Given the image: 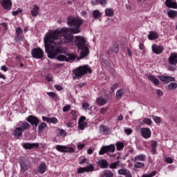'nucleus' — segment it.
I'll return each instance as SVG.
<instances>
[{
  "label": "nucleus",
  "instance_id": "e2e57ef3",
  "mask_svg": "<svg viewBox=\"0 0 177 177\" xmlns=\"http://www.w3.org/2000/svg\"><path fill=\"white\" fill-rule=\"evenodd\" d=\"M16 34H23V30L21 28L16 29Z\"/></svg>",
  "mask_w": 177,
  "mask_h": 177
},
{
  "label": "nucleus",
  "instance_id": "2eb2a0df",
  "mask_svg": "<svg viewBox=\"0 0 177 177\" xmlns=\"http://www.w3.org/2000/svg\"><path fill=\"white\" fill-rule=\"evenodd\" d=\"M160 81H162V82H165V84H168L169 82H172L174 81H175V77H171V76H160L159 77Z\"/></svg>",
  "mask_w": 177,
  "mask_h": 177
},
{
  "label": "nucleus",
  "instance_id": "423d86ee",
  "mask_svg": "<svg viewBox=\"0 0 177 177\" xmlns=\"http://www.w3.org/2000/svg\"><path fill=\"white\" fill-rule=\"evenodd\" d=\"M31 54L35 59H42L44 57V50L39 48H33L31 50Z\"/></svg>",
  "mask_w": 177,
  "mask_h": 177
},
{
  "label": "nucleus",
  "instance_id": "79ce46f5",
  "mask_svg": "<svg viewBox=\"0 0 177 177\" xmlns=\"http://www.w3.org/2000/svg\"><path fill=\"white\" fill-rule=\"evenodd\" d=\"M15 39L16 42H19V41H23V34H16Z\"/></svg>",
  "mask_w": 177,
  "mask_h": 177
},
{
  "label": "nucleus",
  "instance_id": "39448f33",
  "mask_svg": "<svg viewBox=\"0 0 177 177\" xmlns=\"http://www.w3.org/2000/svg\"><path fill=\"white\" fill-rule=\"evenodd\" d=\"M115 151V146L114 145H111L109 146L102 147L99 151L100 155L106 154V153H114Z\"/></svg>",
  "mask_w": 177,
  "mask_h": 177
},
{
  "label": "nucleus",
  "instance_id": "2f4dec72",
  "mask_svg": "<svg viewBox=\"0 0 177 177\" xmlns=\"http://www.w3.org/2000/svg\"><path fill=\"white\" fill-rule=\"evenodd\" d=\"M30 126L28 122H24L21 124V127L19 128L23 131H27V129H30Z\"/></svg>",
  "mask_w": 177,
  "mask_h": 177
},
{
  "label": "nucleus",
  "instance_id": "cd10ccee",
  "mask_svg": "<svg viewBox=\"0 0 177 177\" xmlns=\"http://www.w3.org/2000/svg\"><path fill=\"white\" fill-rule=\"evenodd\" d=\"M98 165L101 168L105 169V168H107V167H109V162L106 160H100L98 161Z\"/></svg>",
  "mask_w": 177,
  "mask_h": 177
},
{
  "label": "nucleus",
  "instance_id": "338daca9",
  "mask_svg": "<svg viewBox=\"0 0 177 177\" xmlns=\"http://www.w3.org/2000/svg\"><path fill=\"white\" fill-rule=\"evenodd\" d=\"M1 70H2V71H4L5 73H6V71H8V68L6 66L3 65L1 67Z\"/></svg>",
  "mask_w": 177,
  "mask_h": 177
},
{
  "label": "nucleus",
  "instance_id": "1a4fd4ad",
  "mask_svg": "<svg viewBox=\"0 0 177 177\" xmlns=\"http://www.w3.org/2000/svg\"><path fill=\"white\" fill-rule=\"evenodd\" d=\"M26 121H28V122H30L33 126V128H37V127H38V124H39V120H38L37 117L33 115H29L26 118Z\"/></svg>",
  "mask_w": 177,
  "mask_h": 177
},
{
  "label": "nucleus",
  "instance_id": "774afa93",
  "mask_svg": "<svg viewBox=\"0 0 177 177\" xmlns=\"http://www.w3.org/2000/svg\"><path fill=\"white\" fill-rule=\"evenodd\" d=\"M84 147H85V145L84 144H80L77 145V149H79V150H82V149H84Z\"/></svg>",
  "mask_w": 177,
  "mask_h": 177
},
{
  "label": "nucleus",
  "instance_id": "5fc2aeb1",
  "mask_svg": "<svg viewBox=\"0 0 177 177\" xmlns=\"http://www.w3.org/2000/svg\"><path fill=\"white\" fill-rule=\"evenodd\" d=\"M117 86H118L117 83H115V84H113L111 86V93H113L114 92V91H115V89H117Z\"/></svg>",
  "mask_w": 177,
  "mask_h": 177
},
{
  "label": "nucleus",
  "instance_id": "e433bc0d",
  "mask_svg": "<svg viewBox=\"0 0 177 177\" xmlns=\"http://www.w3.org/2000/svg\"><path fill=\"white\" fill-rule=\"evenodd\" d=\"M120 166V160H118L117 162H113L109 165V168L111 169H115L117 167Z\"/></svg>",
  "mask_w": 177,
  "mask_h": 177
},
{
  "label": "nucleus",
  "instance_id": "69168bd1",
  "mask_svg": "<svg viewBox=\"0 0 177 177\" xmlns=\"http://www.w3.org/2000/svg\"><path fill=\"white\" fill-rule=\"evenodd\" d=\"M42 120H43V121H46V122H50V118H46L45 116H43Z\"/></svg>",
  "mask_w": 177,
  "mask_h": 177
},
{
  "label": "nucleus",
  "instance_id": "7c9ffc66",
  "mask_svg": "<svg viewBox=\"0 0 177 177\" xmlns=\"http://www.w3.org/2000/svg\"><path fill=\"white\" fill-rule=\"evenodd\" d=\"M105 15L108 17H112V16H114V11L112 10V8H106L105 10Z\"/></svg>",
  "mask_w": 177,
  "mask_h": 177
},
{
  "label": "nucleus",
  "instance_id": "72a5a7b5",
  "mask_svg": "<svg viewBox=\"0 0 177 177\" xmlns=\"http://www.w3.org/2000/svg\"><path fill=\"white\" fill-rule=\"evenodd\" d=\"M100 16H102V13L100 12V11H99V10H95L93 12V19H99V17H100Z\"/></svg>",
  "mask_w": 177,
  "mask_h": 177
},
{
  "label": "nucleus",
  "instance_id": "aec40b11",
  "mask_svg": "<svg viewBox=\"0 0 177 177\" xmlns=\"http://www.w3.org/2000/svg\"><path fill=\"white\" fill-rule=\"evenodd\" d=\"M125 95V90L120 88L116 91L115 99L117 100H121V97Z\"/></svg>",
  "mask_w": 177,
  "mask_h": 177
},
{
  "label": "nucleus",
  "instance_id": "6e6552de",
  "mask_svg": "<svg viewBox=\"0 0 177 177\" xmlns=\"http://www.w3.org/2000/svg\"><path fill=\"white\" fill-rule=\"evenodd\" d=\"M140 135L142 138H145V139H149L151 137V131L147 127L141 128Z\"/></svg>",
  "mask_w": 177,
  "mask_h": 177
},
{
  "label": "nucleus",
  "instance_id": "c03bdc74",
  "mask_svg": "<svg viewBox=\"0 0 177 177\" xmlns=\"http://www.w3.org/2000/svg\"><path fill=\"white\" fill-rule=\"evenodd\" d=\"M97 3H99L102 6H106L107 5V0H95Z\"/></svg>",
  "mask_w": 177,
  "mask_h": 177
},
{
  "label": "nucleus",
  "instance_id": "4c0bfd02",
  "mask_svg": "<svg viewBox=\"0 0 177 177\" xmlns=\"http://www.w3.org/2000/svg\"><path fill=\"white\" fill-rule=\"evenodd\" d=\"M84 170L86 172H93L95 171V167L93 165H90L86 167H84Z\"/></svg>",
  "mask_w": 177,
  "mask_h": 177
},
{
  "label": "nucleus",
  "instance_id": "f704fd0d",
  "mask_svg": "<svg viewBox=\"0 0 177 177\" xmlns=\"http://www.w3.org/2000/svg\"><path fill=\"white\" fill-rule=\"evenodd\" d=\"M177 88V84L175 82H171L168 85V89L169 91H175Z\"/></svg>",
  "mask_w": 177,
  "mask_h": 177
},
{
  "label": "nucleus",
  "instance_id": "de8ad7c7",
  "mask_svg": "<svg viewBox=\"0 0 177 177\" xmlns=\"http://www.w3.org/2000/svg\"><path fill=\"white\" fill-rule=\"evenodd\" d=\"M156 93L158 97H160V96H163L164 92L160 89H156Z\"/></svg>",
  "mask_w": 177,
  "mask_h": 177
},
{
  "label": "nucleus",
  "instance_id": "a18cd8bd",
  "mask_svg": "<svg viewBox=\"0 0 177 177\" xmlns=\"http://www.w3.org/2000/svg\"><path fill=\"white\" fill-rule=\"evenodd\" d=\"M156 175H157V171H153L149 174H143L142 177H153L156 176Z\"/></svg>",
  "mask_w": 177,
  "mask_h": 177
},
{
  "label": "nucleus",
  "instance_id": "13d9d810",
  "mask_svg": "<svg viewBox=\"0 0 177 177\" xmlns=\"http://www.w3.org/2000/svg\"><path fill=\"white\" fill-rule=\"evenodd\" d=\"M77 174H84L85 171V167H80L79 169L77 171Z\"/></svg>",
  "mask_w": 177,
  "mask_h": 177
},
{
  "label": "nucleus",
  "instance_id": "473e14b6",
  "mask_svg": "<svg viewBox=\"0 0 177 177\" xmlns=\"http://www.w3.org/2000/svg\"><path fill=\"white\" fill-rule=\"evenodd\" d=\"M151 146L152 147V150H151L152 154H156V151L157 150L156 149V147H157L158 146V144L157 143V141H153Z\"/></svg>",
  "mask_w": 177,
  "mask_h": 177
},
{
  "label": "nucleus",
  "instance_id": "58836bf2",
  "mask_svg": "<svg viewBox=\"0 0 177 177\" xmlns=\"http://www.w3.org/2000/svg\"><path fill=\"white\" fill-rule=\"evenodd\" d=\"M124 143L121 142H118L116 143V149L118 150V151H120V150H122L124 149Z\"/></svg>",
  "mask_w": 177,
  "mask_h": 177
},
{
  "label": "nucleus",
  "instance_id": "a19ab883",
  "mask_svg": "<svg viewBox=\"0 0 177 177\" xmlns=\"http://www.w3.org/2000/svg\"><path fill=\"white\" fill-rule=\"evenodd\" d=\"M88 127V123L84 122V123H78V128L79 129H81V131H84L85 128Z\"/></svg>",
  "mask_w": 177,
  "mask_h": 177
},
{
  "label": "nucleus",
  "instance_id": "c756f323",
  "mask_svg": "<svg viewBox=\"0 0 177 177\" xmlns=\"http://www.w3.org/2000/svg\"><path fill=\"white\" fill-rule=\"evenodd\" d=\"M148 79L149 81L153 82L154 85H160V81L158 79L156 78V77L153 76L152 75H148Z\"/></svg>",
  "mask_w": 177,
  "mask_h": 177
},
{
  "label": "nucleus",
  "instance_id": "20e7f679",
  "mask_svg": "<svg viewBox=\"0 0 177 177\" xmlns=\"http://www.w3.org/2000/svg\"><path fill=\"white\" fill-rule=\"evenodd\" d=\"M59 62H70V60H75V56L73 54L66 53L64 55H59L56 57Z\"/></svg>",
  "mask_w": 177,
  "mask_h": 177
},
{
  "label": "nucleus",
  "instance_id": "864d4df0",
  "mask_svg": "<svg viewBox=\"0 0 177 177\" xmlns=\"http://www.w3.org/2000/svg\"><path fill=\"white\" fill-rule=\"evenodd\" d=\"M85 120H86V118L85 116H81L79 119L78 123L80 124H82V123H85Z\"/></svg>",
  "mask_w": 177,
  "mask_h": 177
},
{
  "label": "nucleus",
  "instance_id": "7ed1b4c3",
  "mask_svg": "<svg viewBox=\"0 0 177 177\" xmlns=\"http://www.w3.org/2000/svg\"><path fill=\"white\" fill-rule=\"evenodd\" d=\"M73 74L75 75L73 76V80H80V78H82V77H84L85 74H91L92 73V69L89 66L84 65L82 66H79L77 69H75L73 71Z\"/></svg>",
  "mask_w": 177,
  "mask_h": 177
},
{
  "label": "nucleus",
  "instance_id": "8fccbe9b",
  "mask_svg": "<svg viewBox=\"0 0 177 177\" xmlns=\"http://www.w3.org/2000/svg\"><path fill=\"white\" fill-rule=\"evenodd\" d=\"M47 94L48 95V96H50V97H52L53 99H55V97H57V94L54 92H48L47 93Z\"/></svg>",
  "mask_w": 177,
  "mask_h": 177
},
{
  "label": "nucleus",
  "instance_id": "dca6fc26",
  "mask_svg": "<svg viewBox=\"0 0 177 177\" xmlns=\"http://www.w3.org/2000/svg\"><path fill=\"white\" fill-rule=\"evenodd\" d=\"M46 171V163H45V162H43L37 167V172L43 175V174H45Z\"/></svg>",
  "mask_w": 177,
  "mask_h": 177
},
{
  "label": "nucleus",
  "instance_id": "5701e85b",
  "mask_svg": "<svg viewBox=\"0 0 177 177\" xmlns=\"http://www.w3.org/2000/svg\"><path fill=\"white\" fill-rule=\"evenodd\" d=\"M23 131H24L20 127H17L14 130V136H15V138H17V139H19V138L22 136Z\"/></svg>",
  "mask_w": 177,
  "mask_h": 177
},
{
  "label": "nucleus",
  "instance_id": "bb28decb",
  "mask_svg": "<svg viewBox=\"0 0 177 177\" xmlns=\"http://www.w3.org/2000/svg\"><path fill=\"white\" fill-rule=\"evenodd\" d=\"M167 16L170 19H175V17H177V11H175L174 10H168Z\"/></svg>",
  "mask_w": 177,
  "mask_h": 177
},
{
  "label": "nucleus",
  "instance_id": "4d7b16f0",
  "mask_svg": "<svg viewBox=\"0 0 177 177\" xmlns=\"http://www.w3.org/2000/svg\"><path fill=\"white\" fill-rule=\"evenodd\" d=\"M53 78V77L50 74L46 75V80H47L48 81V82H50V81H52Z\"/></svg>",
  "mask_w": 177,
  "mask_h": 177
},
{
  "label": "nucleus",
  "instance_id": "052dcab7",
  "mask_svg": "<svg viewBox=\"0 0 177 177\" xmlns=\"http://www.w3.org/2000/svg\"><path fill=\"white\" fill-rule=\"evenodd\" d=\"M54 87L57 91H63V86L60 85H55Z\"/></svg>",
  "mask_w": 177,
  "mask_h": 177
},
{
  "label": "nucleus",
  "instance_id": "6ab92c4d",
  "mask_svg": "<svg viewBox=\"0 0 177 177\" xmlns=\"http://www.w3.org/2000/svg\"><path fill=\"white\" fill-rule=\"evenodd\" d=\"M131 161H133L134 162H139V161H146V156L145 154H140L137 156H136L134 158L131 159Z\"/></svg>",
  "mask_w": 177,
  "mask_h": 177
},
{
  "label": "nucleus",
  "instance_id": "c9c22d12",
  "mask_svg": "<svg viewBox=\"0 0 177 177\" xmlns=\"http://www.w3.org/2000/svg\"><path fill=\"white\" fill-rule=\"evenodd\" d=\"M134 168H137V169L145 168V163L141 162H135Z\"/></svg>",
  "mask_w": 177,
  "mask_h": 177
},
{
  "label": "nucleus",
  "instance_id": "a878e982",
  "mask_svg": "<svg viewBox=\"0 0 177 177\" xmlns=\"http://www.w3.org/2000/svg\"><path fill=\"white\" fill-rule=\"evenodd\" d=\"M39 7L37 5L34 6L33 9L31 10L30 13L33 17H35L39 15Z\"/></svg>",
  "mask_w": 177,
  "mask_h": 177
},
{
  "label": "nucleus",
  "instance_id": "a211bd4d",
  "mask_svg": "<svg viewBox=\"0 0 177 177\" xmlns=\"http://www.w3.org/2000/svg\"><path fill=\"white\" fill-rule=\"evenodd\" d=\"M165 5L167 8H170L171 9H177L176 2L172 1V0H166Z\"/></svg>",
  "mask_w": 177,
  "mask_h": 177
},
{
  "label": "nucleus",
  "instance_id": "09e8293b",
  "mask_svg": "<svg viewBox=\"0 0 177 177\" xmlns=\"http://www.w3.org/2000/svg\"><path fill=\"white\" fill-rule=\"evenodd\" d=\"M151 118H153V121H155V122H156L157 124H158L161 121L160 117L151 115Z\"/></svg>",
  "mask_w": 177,
  "mask_h": 177
},
{
  "label": "nucleus",
  "instance_id": "49530a36",
  "mask_svg": "<svg viewBox=\"0 0 177 177\" xmlns=\"http://www.w3.org/2000/svg\"><path fill=\"white\" fill-rule=\"evenodd\" d=\"M71 114H72L73 120L74 121H76L77 118H78V115H77V112H75V111H72L71 112Z\"/></svg>",
  "mask_w": 177,
  "mask_h": 177
},
{
  "label": "nucleus",
  "instance_id": "0e129e2a",
  "mask_svg": "<svg viewBox=\"0 0 177 177\" xmlns=\"http://www.w3.org/2000/svg\"><path fill=\"white\" fill-rule=\"evenodd\" d=\"M107 111V109L106 108H102L100 111L101 114H106V112Z\"/></svg>",
  "mask_w": 177,
  "mask_h": 177
},
{
  "label": "nucleus",
  "instance_id": "393cba45",
  "mask_svg": "<svg viewBox=\"0 0 177 177\" xmlns=\"http://www.w3.org/2000/svg\"><path fill=\"white\" fill-rule=\"evenodd\" d=\"M114 174L110 170H104L100 177H113Z\"/></svg>",
  "mask_w": 177,
  "mask_h": 177
},
{
  "label": "nucleus",
  "instance_id": "9d476101",
  "mask_svg": "<svg viewBox=\"0 0 177 177\" xmlns=\"http://www.w3.org/2000/svg\"><path fill=\"white\" fill-rule=\"evenodd\" d=\"M24 149L31 150V149H39V144L26 142L22 144Z\"/></svg>",
  "mask_w": 177,
  "mask_h": 177
},
{
  "label": "nucleus",
  "instance_id": "ea45409f",
  "mask_svg": "<svg viewBox=\"0 0 177 177\" xmlns=\"http://www.w3.org/2000/svg\"><path fill=\"white\" fill-rule=\"evenodd\" d=\"M46 127H48V124H46V123L45 122L41 123L40 124H39V127H38L39 131L41 132L44 131V129H45Z\"/></svg>",
  "mask_w": 177,
  "mask_h": 177
},
{
  "label": "nucleus",
  "instance_id": "f257e3e1",
  "mask_svg": "<svg viewBox=\"0 0 177 177\" xmlns=\"http://www.w3.org/2000/svg\"><path fill=\"white\" fill-rule=\"evenodd\" d=\"M66 21L68 26L73 28H62L60 30H50L44 37V46L49 59H55L59 53L63 50L60 44H71L74 41V36L71 34H80L81 26L84 20L80 17L73 16L67 17ZM67 32H71L68 34Z\"/></svg>",
  "mask_w": 177,
  "mask_h": 177
},
{
  "label": "nucleus",
  "instance_id": "9b49d317",
  "mask_svg": "<svg viewBox=\"0 0 177 177\" xmlns=\"http://www.w3.org/2000/svg\"><path fill=\"white\" fill-rule=\"evenodd\" d=\"M109 98L108 95H106L105 97H99L96 100L97 104L98 106H104L109 102Z\"/></svg>",
  "mask_w": 177,
  "mask_h": 177
},
{
  "label": "nucleus",
  "instance_id": "0eeeda50",
  "mask_svg": "<svg viewBox=\"0 0 177 177\" xmlns=\"http://www.w3.org/2000/svg\"><path fill=\"white\" fill-rule=\"evenodd\" d=\"M56 149L58 151H60L61 153H74V151H75L74 148L71 147H68L63 145H57Z\"/></svg>",
  "mask_w": 177,
  "mask_h": 177
},
{
  "label": "nucleus",
  "instance_id": "412c9836",
  "mask_svg": "<svg viewBox=\"0 0 177 177\" xmlns=\"http://www.w3.org/2000/svg\"><path fill=\"white\" fill-rule=\"evenodd\" d=\"M120 50V46L118 44L113 45L111 49L108 50L109 55H111V53H118Z\"/></svg>",
  "mask_w": 177,
  "mask_h": 177
},
{
  "label": "nucleus",
  "instance_id": "ddd939ff",
  "mask_svg": "<svg viewBox=\"0 0 177 177\" xmlns=\"http://www.w3.org/2000/svg\"><path fill=\"white\" fill-rule=\"evenodd\" d=\"M1 6L6 10H10L12 9V1L10 0H1Z\"/></svg>",
  "mask_w": 177,
  "mask_h": 177
},
{
  "label": "nucleus",
  "instance_id": "b1692460",
  "mask_svg": "<svg viewBox=\"0 0 177 177\" xmlns=\"http://www.w3.org/2000/svg\"><path fill=\"white\" fill-rule=\"evenodd\" d=\"M148 38L151 41L157 39V38H158V33H157V32L150 31L149 34L148 35Z\"/></svg>",
  "mask_w": 177,
  "mask_h": 177
},
{
  "label": "nucleus",
  "instance_id": "f8f14e48",
  "mask_svg": "<svg viewBox=\"0 0 177 177\" xmlns=\"http://www.w3.org/2000/svg\"><path fill=\"white\" fill-rule=\"evenodd\" d=\"M162 50H164V47H162V46H157L156 44L152 45V51L153 53H156V55H161Z\"/></svg>",
  "mask_w": 177,
  "mask_h": 177
},
{
  "label": "nucleus",
  "instance_id": "680f3d73",
  "mask_svg": "<svg viewBox=\"0 0 177 177\" xmlns=\"http://www.w3.org/2000/svg\"><path fill=\"white\" fill-rule=\"evenodd\" d=\"M124 132L127 135H131V133H132V130H131V129H126L124 130Z\"/></svg>",
  "mask_w": 177,
  "mask_h": 177
},
{
  "label": "nucleus",
  "instance_id": "3c124183",
  "mask_svg": "<svg viewBox=\"0 0 177 177\" xmlns=\"http://www.w3.org/2000/svg\"><path fill=\"white\" fill-rule=\"evenodd\" d=\"M71 109V106L70 104H68L63 107V112L66 113V111H68Z\"/></svg>",
  "mask_w": 177,
  "mask_h": 177
},
{
  "label": "nucleus",
  "instance_id": "f3484780",
  "mask_svg": "<svg viewBox=\"0 0 177 177\" xmlns=\"http://www.w3.org/2000/svg\"><path fill=\"white\" fill-rule=\"evenodd\" d=\"M119 175H124L126 177H132L131 171L127 169H121L118 171Z\"/></svg>",
  "mask_w": 177,
  "mask_h": 177
},
{
  "label": "nucleus",
  "instance_id": "bf43d9fd",
  "mask_svg": "<svg viewBox=\"0 0 177 177\" xmlns=\"http://www.w3.org/2000/svg\"><path fill=\"white\" fill-rule=\"evenodd\" d=\"M165 161L168 162V164H172L174 162V160H172L171 158H166Z\"/></svg>",
  "mask_w": 177,
  "mask_h": 177
},
{
  "label": "nucleus",
  "instance_id": "603ef678",
  "mask_svg": "<svg viewBox=\"0 0 177 177\" xmlns=\"http://www.w3.org/2000/svg\"><path fill=\"white\" fill-rule=\"evenodd\" d=\"M82 108L84 109V110H88V109H89V104H88V102H83Z\"/></svg>",
  "mask_w": 177,
  "mask_h": 177
},
{
  "label": "nucleus",
  "instance_id": "6e6d98bb",
  "mask_svg": "<svg viewBox=\"0 0 177 177\" xmlns=\"http://www.w3.org/2000/svg\"><path fill=\"white\" fill-rule=\"evenodd\" d=\"M50 122H52L53 124H57V118H50Z\"/></svg>",
  "mask_w": 177,
  "mask_h": 177
},
{
  "label": "nucleus",
  "instance_id": "c85d7f7f",
  "mask_svg": "<svg viewBox=\"0 0 177 177\" xmlns=\"http://www.w3.org/2000/svg\"><path fill=\"white\" fill-rule=\"evenodd\" d=\"M100 132L102 135H107L109 133V128L104 125L100 126Z\"/></svg>",
  "mask_w": 177,
  "mask_h": 177
},
{
  "label": "nucleus",
  "instance_id": "4468645a",
  "mask_svg": "<svg viewBox=\"0 0 177 177\" xmlns=\"http://www.w3.org/2000/svg\"><path fill=\"white\" fill-rule=\"evenodd\" d=\"M169 64L171 66H176L177 64V54L175 53H171V56L169 57Z\"/></svg>",
  "mask_w": 177,
  "mask_h": 177
},
{
  "label": "nucleus",
  "instance_id": "37998d69",
  "mask_svg": "<svg viewBox=\"0 0 177 177\" xmlns=\"http://www.w3.org/2000/svg\"><path fill=\"white\" fill-rule=\"evenodd\" d=\"M142 122H144V124H146L147 125H151L152 124L151 119L148 118H145L142 120Z\"/></svg>",
  "mask_w": 177,
  "mask_h": 177
},
{
  "label": "nucleus",
  "instance_id": "f03ea898",
  "mask_svg": "<svg viewBox=\"0 0 177 177\" xmlns=\"http://www.w3.org/2000/svg\"><path fill=\"white\" fill-rule=\"evenodd\" d=\"M75 45L80 50V59H84V57H86L89 55V48L86 44V39L83 36L75 37Z\"/></svg>",
  "mask_w": 177,
  "mask_h": 177
},
{
  "label": "nucleus",
  "instance_id": "4be33fe9",
  "mask_svg": "<svg viewBox=\"0 0 177 177\" xmlns=\"http://www.w3.org/2000/svg\"><path fill=\"white\" fill-rule=\"evenodd\" d=\"M27 164H28V162L27 161L20 162L21 172L23 174H24V172L28 169V165Z\"/></svg>",
  "mask_w": 177,
  "mask_h": 177
}]
</instances>
